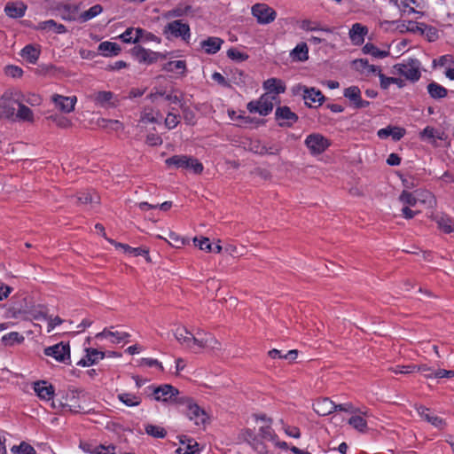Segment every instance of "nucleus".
<instances>
[{
  "label": "nucleus",
  "instance_id": "nucleus-1",
  "mask_svg": "<svg viewBox=\"0 0 454 454\" xmlns=\"http://www.w3.org/2000/svg\"><path fill=\"white\" fill-rule=\"evenodd\" d=\"M22 92L16 89L4 91L0 98V119L11 121L34 122L33 111L24 105Z\"/></svg>",
  "mask_w": 454,
  "mask_h": 454
},
{
  "label": "nucleus",
  "instance_id": "nucleus-2",
  "mask_svg": "<svg viewBox=\"0 0 454 454\" xmlns=\"http://www.w3.org/2000/svg\"><path fill=\"white\" fill-rule=\"evenodd\" d=\"M189 338L186 348L195 353L202 348L218 349L220 346L217 340L211 333H206L203 330H198L195 334L192 333V336Z\"/></svg>",
  "mask_w": 454,
  "mask_h": 454
},
{
  "label": "nucleus",
  "instance_id": "nucleus-3",
  "mask_svg": "<svg viewBox=\"0 0 454 454\" xmlns=\"http://www.w3.org/2000/svg\"><path fill=\"white\" fill-rule=\"evenodd\" d=\"M165 163L168 168L185 169L194 174H200L204 168L202 163L197 159L184 154L169 157L165 160Z\"/></svg>",
  "mask_w": 454,
  "mask_h": 454
},
{
  "label": "nucleus",
  "instance_id": "nucleus-4",
  "mask_svg": "<svg viewBox=\"0 0 454 454\" xmlns=\"http://www.w3.org/2000/svg\"><path fill=\"white\" fill-rule=\"evenodd\" d=\"M179 408L184 412L187 418L193 421L196 426L205 425L207 419V412L200 408L192 398L184 396L180 401Z\"/></svg>",
  "mask_w": 454,
  "mask_h": 454
},
{
  "label": "nucleus",
  "instance_id": "nucleus-5",
  "mask_svg": "<svg viewBox=\"0 0 454 454\" xmlns=\"http://www.w3.org/2000/svg\"><path fill=\"white\" fill-rule=\"evenodd\" d=\"M294 96L302 97L304 103L309 107H317L323 104L325 96L316 88H309L302 84H296L292 88Z\"/></svg>",
  "mask_w": 454,
  "mask_h": 454
},
{
  "label": "nucleus",
  "instance_id": "nucleus-6",
  "mask_svg": "<svg viewBox=\"0 0 454 454\" xmlns=\"http://www.w3.org/2000/svg\"><path fill=\"white\" fill-rule=\"evenodd\" d=\"M153 397L158 402L175 403L178 407L185 395H180L177 388L169 384H163L153 388Z\"/></svg>",
  "mask_w": 454,
  "mask_h": 454
},
{
  "label": "nucleus",
  "instance_id": "nucleus-7",
  "mask_svg": "<svg viewBox=\"0 0 454 454\" xmlns=\"http://www.w3.org/2000/svg\"><path fill=\"white\" fill-rule=\"evenodd\" d=\"M275 103H277L275 95L263 94L258 100L250 101L247 108L250 113H257L262 116H266L271 113Z\"/></svg>",
  "mask_w": 454,
  "mask_h": 454
},
{
  "label": "nucleus",
  "instance_id": "nucleus-8",
  "mask_svg": "<svg viewBox=\"0 0 454 454\" xmlns=\"http://www.w3.org/2000/svg\"><path fill=\"white\" fill-rule=\"evenodd\" d=\"M420 62L416 59H410L403 63L395 64L394 69L402 76L411 82H417L421 76Z\"/></svg>",
  "mask_w": 454,
  "mask_h": 454
},
{
  "label": "nucleus",
  "instance_id": "nucleus-9",
  "mask_svg": "<svg viewBox=\"0 0 454 454\" xmlns=\"http://www.w3.org/2000/svg\"><path fill=\"white\" fill-rule=\"evenodd\" d=\"M304 144L313 156L322 154L331 145L328 138L320 133H311L305 138Z\"/></svg>",
  "mask_w": 454,
  "mask_h": 454
},
{
  "label": "nucleus",
  "instance_id": "nucleus-10",
  "mask_svg": "<svg viewBox=\"0 0 454 454\" xmlns=\"http://www.w3.org/2000/svg\"><path fill=\"white\" fill-rule=\"evenodd\" d=\"M88 98L92 101L95 106L106 109L115 108L120 102L118 96L108 90L93 91L88 95Z\"/></svg>",
  "mask_w": 454,
  "mask_h": 454
},
{
  "label": "nucleus",
  "instance_id": "nucleus-11",
  "mask_svg": "<svg viewBox=\"0 0 454 454\" xmlns=\"http://www.w3.org/2000/svg\"><path fill=\"white\" fill-rule=\"evenodd\" d=\"M252 15L256 19L258 24L268 25L277 18L276 11L263 3H258L251 8Z\"/></svg>",
  "mask_w": 454,
  "mask_h": 454
},
{
  "label": "nucleus",
  "instance_id": "nucleus-12",
  "mask_svg": "<svg viewBox=\"0 0 454 454\" xmlns=\"http://www.w3.org/2000/svg\"><path fill=\"white\" fill-rule=\"evenodd\" d=\"M44 355L47 356H51L56 361L60 363L67 364L71 363L70 347L68 343L59 342L53 346L48 347L44 348Z\"/></svg>",
  "mask_w": 454,
  "mask_h": 454
},
{
  "label": "nucleus",
  "instance_id": "nucleus-13",
  "mask_svg": "<svg viewBox=\"0 0 454 454\" xmlns=\"http://www.w3.org/2000/svg\"><path fill=\"white\" fill-rule=\"evenodd\" d=\"M415 372H420L426 379H450L454 378V371L453 370H445V369H434L428 366L426 364H414Z\"/></svg>",
  "mask_w": 454,
  "mask_h": 454
},
{
  "label": "nucleus",
  "instance_id": "nucleus-14",
  "mask_svg": "<svg viewBox=\"0 0 454 454\" xmlns=\"http://www.w3.org/2000/svg\"><path fill=\"white\" fill-rule=\"evenodd\" d=\"M132 56L143 64L151 65L157 62L160 59H165V55L160 52L153 51L151 50L136 46L131 50Z\"/></svg>",
  "mask_w": 454,
  "mask_h": 454
},
{
  "label": "nucleus",
  "instance_id": "nucleus-15",
  "mask_svg": "<svg viewBox=\"0 0 454 454\" xmlns=\"http://www.w3.org/2000/svg\"><path fill=\"white\" fill-rule=\"evenodd\" d=\"M275 119L280 127H292L298 121V115L288 106H278L275 112Z\"/></svg>",
  "mask_w": 454,
  "mask_h": 454
},
{
  "label": "nucleus",
  "instance_id": "nucleus-16",
  "mask_svg": "<svg viewBox=\"0 0 454 454\" xmlns=\"http://www.w3.org/2000/svg\"><path fill=\"white\" fill-rule=\"evenodd\" d=\"M51 101L59 111L65 114H69L74 110L77 98L76 96L67 97L59 94H53L51 96Z\"/></svg>",
  "mask_w": 454,
  "mask_h": 454
},
{
  "label": "nucleus",
  "instance_id": "nucleus-17",
  "mask_svg": "<svg viewBox=\"0 0 454 454\" xmlns=\"http://www.w3.org/2000/svg\"><path fill=\"white\" fill-rule=\"evenodd\" d=\"M165 34H170L175 37H182L186 39L190 36V27L187 24L183 23L181 20H175L169 22L164 28Z\"/></svg>",
  "mask_w": 454,
  "mask_h": 454
},
{
  "label": "nucleus",
  "instance_id": "nucleus-18",
  "mask_svg": "<svg viewBox=\"0 0 454 454\" xmlns=\"http://www.w3.org/2000/svg\"><path fill=\"white\" fill-rule=\"evenodd\" d=\"M368 32L369 30L366 26L361 23L353 24L348 31V36L352 44L355 46L362 45Z\"/></svg>",
  "mask_w": 454,
  "mask_h": 454
},
{
  "label": "nucleus",
  "instance_id": "nucleus-19",
  "mask_svg": "<svg viewBox=\"0 0 454 454\" xmlns=\"http://www.w3.org/2000/svg\"><path fill=\"white\" fill-rule=\"evenodd\" d=\"M344 97L347 98L356 108H365L370 105L369 101L361 98V90L357 86H350L344 90Z\"/></svg>",
  "mask_w": 454,
  "mask_h": 454
},
{
  "label": "nucleus",
  "instance_id": "nucleus-20",
  "mask_svg": "<svg viewBox=\"0 0 454 454\" xmlns=\"http://www.w3.org/2000/svg\"><path fill=\"white\" fill-rule=\"evenodd\" d=\"M417 411L421 419L430 423L436 428L442 429L446 425L445 421L441 417H438L425 406L418 407Z\"/></svg>",
  "mask_w": 454,
  "mask_h": 454
},
{
  "label": "nucleus",
  "instance_id": "nucleus-21",
  "mask_svg": "<svg viewBox=\"0 0 454 454\" xmlns=\"http://www.w3.org/2000/svg\"><path fill=\"white\" fill-rule=\"evenodd\" d=\"M114 329L112 326L110 329L105 328L102 332L96 334V339H110V341L114 344H119L124 341L130 335L129 333L122 331H112Z\"/></svg>",
  "mask_w": 454,
  "mask_h": 454
},
{
  "label": "nucleus",
  "instance_id": "nucleus-22",
  "mask_svg": "<svg viewBox=\"0 0 454 454\" xmlns=\"http://www.w3.org/2000/svg\"><path fill=\"white\" fill-rule=\"evenodd\" d=\"M57 11L62 20L74 21L79 20V6L72 4H64L58 6Z\"/></svg>",
  "mask_w": 454,
  "mask_h": 454
},
{
  "label": "nucleus",
  "instance_id": "nucleus-23",
  "mask_svg": "<svg viewBox=\"0 0 454 454\" xmlns=\"http://www.w3.org/2000/svg\"><path fill=\"white\" fill-rule=\"evenodd\" d=\"M33 388L36 395L42 400L50 401L54 396L53 386L44 380L35 382Z\"/></svg>",
  "mask_w": 454,
  "mask_h": 454
},
{
  "label": "nucleus",
  "instance_id": "nucleus-24",
  "mask_svg": "<svg viewBox=\"0 0 454 454\" xmlns=\"http://www.w3.org/2000/svg\"><path fill=\"white\" fill-rule=\"evenodd\" d=\"M85 351L86 356L77 362L78 366L89 367L97 364L99 360H102L105 357V353L103 351H98L95 348H88Z\"/></svg>",
  "mask_w": 454,
  "mask_h": 454
},
{
  "label": "nucleus",
  "instance_id": "nucleus-25",
  "mask_svg": "<svg viewBox=\"0 0 454 454\" xmlns=\"http://www.w3.org/2000/svg\"><path fill=\"white\" fill-rule=\"evenodd\" d=\"M313 410L319 416H326L335 411V403L327 397L317 400L313 404Z\"/></svg>",
  "mask_w": 454,
  "mask_h": 454
},
{
  "label": "nucleus",
  "instance_id": "nucleus-26",
  "mask_svg": "<svg viewBox=\"0 0 454 454\" xmlns=\"http://www.w3.org/2000/svg\"><path fill=\"white\" fill-rule=\"evenodd\" d=\"M263 89L266 90L265 94L275 95L278 98L279 94L286 91V85L280 79L270 78L263 82Z\"/></svg>",
  "mask_w": 454,
  "mask_h": 454
},
{
  "label": "nucleus",
  "instance_id": "nucleus-27",
  "mask_svg": "<svg viewBox=\"0 0 454 454\" xmlns=\"http://www.w3.org/2000/svg\"><path fill=\"white\" fill-rule=\"evenodd\" d=\"M180 446L176 450L177 454H196L200 452L199 443L192 438L183 435L180 438Z\"/></svg>",
  "mask_w": 454,
  "mask_h": 454
},
{
  "label": "nucleus",
  "instance_id": "nucleus-28",
  "mask_svg": "<svg viewBox=\"0 0 454 454\" xmlns=\"http://www.w3.org/2000/svg\"><path fill=\"white\" fill-rule=\"evenodd\" d=\"M107 240L115 246L117 248H121L124 253L132 254L134 256H145L149 261V251L145 247H131L127 244L118 243L113 239H107Z\"/></svg>",
  "mask_w": 454,
  "mask_h": 454
},
{
  "label": "nucleus",
  "instance_id": "nucleus-29",
  "mask_svg": "<svg viewBox=\"0 0 454 454\" xmlns=\"http://www.w3.org/2000/svg\"><path fill=\"white\" fill-rule=\"evenodd\" d=\"M223 43V39L215 36H210L206 40L201 41L200 44L206 53L215 54L221 49Z\"/></svg>",
  "mask_w": 454,
  "mask_h": 454
},
{
  "label": "nucleus",
  "instance_id": "nucleus-30",
  "mask_svg": "<svg viewBox=\"0 0 454 454\" xmlns=\"http://www.w3.org/2000/svg\"><path fill=\"white\" fill-rule=\"evenodd\" d=\"M377 135L380 139H386L391 136L393 140L398 141L405 135V129L399 127L388 126L379 129Z\"/></svg>",
  "mask_w": 454,
  "mask_h": 454
},
{
  "label": "nucleus",
  "instance_id": "nucleus-31",
  "mask_svg": "<svg viewBox=\"0 0 454 454\" xmlns=\"http://www.w3.org/2000/svg\"><path fill=\"white\" fill-rule=\"evenodd\" d=\"M27 5L22 2L8 3L4 7L6 15L12 19L21 18L25 15Z\"/></svg>",
  "mask_w": 454,
  "mask_h": 454
},
{
  "label": "nucleus",
  "instance_id": "nucleus-32",
  "mask_svg": "<svg viewBox=\"0 0 454 454\" xmlns=\"http://www.w3.org/2000/svg\"><path fill=\"white\" fill-rule=\"evenodd\" d=\"M83 450L90 454H115L116 447L115 445L109 444H99V445H91L86 444L82 447Z\"/></svg>",
  "mask_w": 454,
  "mask_h": 454
},
{
  "label": "nucleus",
  "instance_id": "nucleus-33",
  "mask_svg": "<svg viewBox=\"0 0 454 454\" xmlns=\"http://www.w3.org/2000/svg\"><path fill=\"white\" fill-rule=\"evenodd\" d=\"M77 202L81 205L88 206L90 205L91 208L94 207V205L99 204V197L94 192H81L76 195Z\"/></svg>",
  "mask_w": 454,
  "mask_h": 454
},
{
  "label": "nucleus",
  "instance_id": "nucleus-34",
  "mask_svg": "<svg viewBox=\"0 0 454 454\" xmlns=\"http://www.w3.org/2000/svg\"><path fill=\"white\" fill-rule=\"evenodd\" d=\"M444 133L431 126H427L419 134L420 138L434 144L436 139L442 140Z\"/></svg>",
  "mask_w": 454,
  "mask_h": 454
},
{
  "label": "nucleus",
  "instance_id": "nucleus-35",
  "mask_svg": "<svg viewBox=\"0 0 454 454\" xmlns=\"http://www.w3.org/2000/svg\"><path fill=\"white\" fill-rule=\"evenodd\" d=\"M40 52H41V51H40L39 47H35V45L28 44V45H26L21 50L20 55L28 63L35 64L39 59Z\"/></svg>",
  "mask_w": 454,
  "mask_h": 454
},
{
  "label": "nucleus",
  "instance_id": "nucleus-36",
  "mask_svg": "<svg viewBox=\"0 0 454 454\" xmlns=\"http://www.w3.org/2000/svg\"><path fill=\"white\" fill-rule=\"evenodd\" d=\"M434 220L438 228L446 234L454 231V221L446 215H436Z\"/></svg>",
  "mask_w": 454,
  "mask_h": 454
},
{
  "label": "nucleus",
  "instance_id": "nucleus-37",
  "mask_svg": "<svg viewBox=\"0 0 454 454\" xmlns=\"http://www.w3.org/2000/svg\"><path fill=\"white\" fill-rule=\"evenodd\" d=\"M291 58L297 61H306L309 59V47L306 43H298L290 53Z\"/></svg>",
  "mask_w": 454,
  "mask_h": 454
},
{
  "label": "nucleus",
  "instance_id": "nucleus-38",
  "mask_svg": "<svg viewBox=\"0 0 454 454\" xmlns=\"http://www.w3.org/2000/svg\"><path fill=\"white\" fill-rule=\"evenodd\" d=\"M392 4H394L400 10L402 13H415L417 12L414 6H419L417 0H390Z\"/></svg>",
  "mask_w": 454,
  "mask_h": 454
},
{
  "label": "nucleus",
  "instance_id": "nucleus-39",
  "mask_svg": "<svg viewBox=\"0 0 454 454\" xmlns=\"http://www.w3.org/2000/svg\"><path fill=\"white\" fill-rule=\"evenodd\" d=\"M300 28L304 31H322L325 33H333V29L328 27H322L319 22L310 20H303L300 23Z\"/></svg>",
  "mask_w": 454,
  "mask_h": 454
},
{
  "label": "nucleus",
  "instance_id": "nucleus-40",
  "mask_svg": "<svg viewBox=\"0 0 454 454\" xmlns=\"http://www.w3.org/2000/svg\"><path fill=\"white\" fill-rule=\"evenodd\" d=\"M427 89L428 94L434 99L443 98L448 94L447 89L435 82H430L427 85Z\"/></svg>",
  "mask_w": 454,
  "mask_h": 454
},
{
  "label": "nucleus",
  "instance_id": "nucleus-41",
  "mask_svg": "<svg viewBox=\"0 0 454 454\" xmlns=\"http://www.w3.org/2000/svg\"><path fill=\"white\" fill-rule=\"evenodd\" d=\"M135 41L137 42H157L160 43V39L151 32H148L143 28H135Z\"/></svg>",
  "mask_w": 454,
  "mask_h": 454
},
{
  "label": "nucleus",
  "instance_id": "nucleus-42",
  "mask_svg": "<svg viewBox=\"0 0 454 454\" xmlns=\"http://www.w3.org/2000/svg\"><path fill=\"white\" fill-rule=\"evenodd\" d=\"M364 54L372 55L376 59H384L389 55L388 51H382L377 48L373 43H367L362 49Z\"/></svg>",
  "mask_w": 454,
  "mask_h": 454
},
{
  "label": "nucleus",
  "instance_id": "nucleus-43",
  "mask_svg": "<svg viewBox=\"0 0 454 454\" xmlns=\"http://www.w3.org/2000/svg\"><path fill=\"white\" fill-rule=\"evenodd\" d=\"M98 51L104 56H116L119 54L121 48L115 43L103 42L98 45Z\"/></svg>",
  "mask_w": 454,
  "mask_h": 454
},
{
  "label": "nucleus",
  "instance_id": "nucleus-44",
  "mask_svg": "<svg viewBox=\"0 0 454 454\" xmlns=\"http://www.w3.org/2000/svg\"><path fill=\"white\" fill-rule=\"evenodd\" d=\"M423 26H424V23H418L416 21L408 20V21H403L399 27H400L401 32L407 31V32H411L414 34L418 33V34L422 35V34H425Z\"/></svg>",
  "mask_w": 454,
  "mask_h": 454
},
{
  "label": "nucleus",
  "instance_id": "nucleus-45",
  "mask_svg": "<svg viewBox=\"0 0 454 454\" xmlns=\"http://www.w3.org/2000/svg\"><path fill=\"white\" fill-rule=\"evenodd\" d=\"M163 70L166 72H177L184 74L186 70V63L184 60L168 61L163 66Z\"/></svg>",
  "mask_w": 454,
  "mask_h": 454
},
{
  "label": "nucleus",
  "instance_id": "nucleus-46",
  "mask_svg": "<svg viewBox=\"0 0 454 454\" xmlns=\"http://www.w3.org/2000/svg\"><path fill=\"white\" fill-rule=\"evenodd\" d=\"M118 399L129 407L137 406L141 403V398L130 393L119 394Z\"/></svg>",
  "mask_w": 454,
  "mask_h": 454
},
{
  "label": "nucleus",
  "instance_id": "nucleus-47",
  "mask_svg": "<svg viewBox=\"0 0 454 454\" xmlns=\"http://www.w3.org/2000/svg\"><path fill=\"white\" fill-rule=\"evenodd\" d=\"M63 408L67 409L71 412H80L82 410L81 405L78 403V399L75 396L74 393L72 392L71 395H67L66 397V403L63 404Z\"/></svg>",
  "mask_w": 454,
  "mask_h": 454
},
{
  "label": "nucleus",
  "instance_id": "nucleus-48",
  "mask_svg": "<svg viewBox=\"0 0 454 454\" xmlns=\"http://www.w3.org/2000/svg\"><path fill=\"white\" fill-rule=\"evenodd\" d=\"M103 11V7L100 4H95L92 7H90L89 10L83 12L79 16V20L81 22H86L98 14H100Z\"/></svg>",
  "mask_w": 454,
  "mask_h": 454
},
{
  "label": "nucleus",
  "instance_id": "nucleus-49",
  "mask_svg": "<svg viewBox=\"0 0 454 454\" xmlns=\"http://www.w3.org/2000/svg\"><path fill=\"white\" fill-rule=\"evenodd\" d=\"M245 148L259 155H264V144L258 139H250L245 144Z\"/></svg>",
  "mask_w": 454,
  "mask_h": 454
},
{
  "label": "nucleus",
  "instance_id": "nucleus-50",
  "mask_svg": "<svg viewBox=\"0 0 454 454\" xmlns=\"http://www.w3.org/2000/svg\"><path fill=\"white\" fill-rule=\"evenodd\" d=\"M348 424L359 432L364 433L367 430L366 420L359 415L352 416L348 419Z\"/></svg>",
  "mask_w": 454,
  "mask_h": 454
},
{
  "label": "nucleus",
  "instance_id": "nucleus-51",
  "mask_svg": "<svg viewBox=\"0 0 454 454\" xmlns=\"http://www.w3.org/2000/svg\"><path fill=\"white\" fill-rule=\"evenodd\" d=\"M259 434L262 439L270 442H275L278 439V435L272 429L271 424L262 426L259 428Z\"/></svg>",
  "mask_w": 454,
  "mask_h": 454
},
{
  "label": "nucleus",
  "instance_id": "nucleus-52",
  "mask_svg": "<svg viewBox=\"0 0 454 454\" xmlns=\"http://www.w3.org/2000/svg\"><path fill=\"white\" fill-rule=\"evenodd\" d=\"M399 200L404 207H415L419 199L413 193L404 190L400 194Z\"/></svg>",
  "mask_w": 454,
  "mask_h": 454
},
{
  "label": "nucleus",
  "instance_id": "nucleus-53",
  "mask_svg": "<svg viewBox=\"0 0 454 454\" xmlns=\"http://www.w3.org/2000/svg\"><path fill=\"white\" fill-rule=\"evenodd\" d=\"M24 340V337L17 332H12L2 337V342L6 346H12L15 343H20Z\"/></svg>",
  "mask_w": 454,
  "mask_h": 454
},
{
  "label": "nucleus",
  "instance_id": "nucleus-54",
  "mask_svg": "<svg viewBox=\"0 0 454 454\" xmlns=\"http://www.w3.org/2000/svg\"><path fill=\"white\" fill-rule=\"evenodd\" d=\"M12 454H36L35 450L28 443L22 442L20 445L11 448Z\"/></svg>",
  "mask_w": 454,
  "mask_h": 454
},
{
  "label": "nucleus",
  "instance_id": "nucleus-55",
  "mask_svg": "<svg viewBox=\"0 0 454 454\" xmlns=\"http://www.w3.org/2000/svg\"><path fill=\"white\" fill-rule=\"evenodd\" d=\"M145 430L147 434L154 438H164L167 434V432L163 427L155 425H146Z\"/></svg>",
  "mask_w": 454,
  "mask_h": 454
},
{
  "label": "nucleus",
  "instance_id": "nucleus-56",
  "mask_svg": "<svg viewBox=\"0 0 454 454\" xmlns=\"http://www.w3.org/2000/svg\"><path fill=\"white\" fill-rule=\"evenodd\" d=\"M192 336V333L189 332L186 328H177L175 333L176 339L179 341V343L185 348L189 342V340Z\"/></svg>",
  "mask_w": 454,
  "mask_h": 454
},
{
  "label": "nucleus",
  "instance_id": "nucleus-57",
  "mask_svg": "<svg viewBox=\"0 0 454 454\" xmlns=\"http://www.w3.org/2000/svg\"><path fill=\"white\" fill-rule=\"evenodd\" d=\"M417 198L421 200L424 204H427L432 207L435 204L434 196L428 191H416Z\"/></svg>",
  "mask_w": 454,
  "mask_h": 454
},
{
  "label": "nucleus",
  "instance_id": "nucleus-58",
  "mask_svg": "<svg viewBox=\"0 0 454 454\" xmlns=\"http://www.w3.org/2000/svg\"><path fill=\"white\" fill-rule=\"evenodd\" d=\"M227 57L232 60L239 62L245 61L248 59V55L239 51L236 48H231L227 51Z\"/></svg>",
  "mask_w": 454,
  "mask_h": 454
},
{
  "label": "nucleus",
  "instance_id": "nucleus-59",
  "mask_svg": "<svg viewBox=\"0 0 454 454\" xmlns=\"http://www.w3.org/2000/svg\"><path fill=\"white\" fill-rule=\"evenodd\" d=\"M389 371L395 373V374H410L415 372V366L414 364H408V365H395L389 368Z\"/></svg>",
  "mask_w": 454,
  "mask_h": 454
},
{
  "label": "nucleus",
  "instance_id": "nucleus-60",
  "mask_svg": "<svg viewBox=\"0 0 454 454\" xmlns=\"http://www.w3.org/2000/svg\"><path fill=\"white\" fill-rule=\"evenodd\" d=\"M4 74L12 78H20L23 75V70L14 65H8L4 67Z\"/></svg>",
  "mask_w": 454,
  "mask_h": 454
},
{
  "label": "nucleus",
  "instance_id": "nucleus-61",
  "mask_svg": "<svg viewBox=\"0 0 454 454\" xmlns=\"http://www.w3.org/2000/svg\"><path fill=\"white\" fill-rule=\"evenodd\" d=\"M193 243L196 247H199L200 249L206 252H211L212 250V244L207 238H194Z\"/></svg>",
  "mask_w": 454,
  "mask_h": 454
},
{
  "label": "nucleus",
  "instance_id": "nucleus-62",
  "mask_svg": "<svg viewBox=\"0 0 454 454\" xmlns=\"http://www.w3.org/2000/svg\"><path fill=\"white\" fill-rule=\"evenodd\" d=\"M264 150L266 151L264 152V155H278L282 151V147L278 144H264Z\"/></svg>",
  "mask_w": 454,
  "mask_h": 454
},
{
  "label": "nucleus",
  "instance_id": "nucleus-63",
  "mask_svg": "<svg viewBox=\"0 0 454 454\" xmlns=\"http://www.w3.org/2000/svg\"><path fill=\"white\" fill-rule=\"evenodd\" d=\"M101 122L104 128L112 129L114 130H119L123 129V125L121 121L117 120H106L102 119Z\"/></svg>",
  "mask_w": 454,
  "mask_h": 454
},
{
  "label": "nucleus",
  "instance_id": "nucleus-64",
  "mask_svg": "<svg viewBox=\"0 0 454 454\" xmlns=\"http://www.w3.org/2000/svg\"><path fill=\"white\" fill-rule=\"evenodd\" d=\"M178 123H179V115L176 114H173V113H168L167 117H166V119H165L166 126L169 129H171L176 128Z\"/></svg>",
  "mask_w": 454,
  "mask_h": 454
}]
</instances>
